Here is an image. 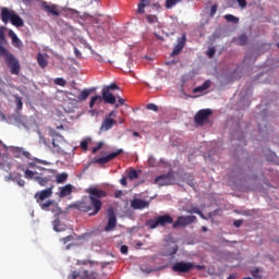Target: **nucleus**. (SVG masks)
Masks as SVG:
<instances>
[{"label":"nucleus","instance_id":"obj_1","mask_svg":"<svg viewBox=\"0 0 279 279\" xmlns=\"http://www.w3.org/2000/svg\"><path fill=\"white\" fill-rule=\"evenodd\" d=\"M86 193L88 197L78 201L71 208H75L81 213H88V216L95 217L102 208L101 199L107 197V192L98 187H88Z\"/></svg>","mask_w":279,"mask_h":279},{"label":"nucleus","instance_id":"obj_2","mask_svg":"<svg viewBox=\"0 0 279 279\" xmlns=\"http://www.w3.org/2000/svg\"><path fill=\"white\" fill-rule=\"evenodd\" d=\"M83 267L78 271H72L68 279H97V272L92 269V265L89 263H83Z\"/></svg>","mask_w":279,"mask_h":279},{"label":"nucleus","instance_id":"obj_3","mask_svg":"<svg viewBox=\"0 0 279 279\" xmlns=\"http://www.w3.org/2000/svg\"><path fill=\"white\" fill-rule=\"evenodd\" d=\"M174 219L170 215L157 216L156 218L146 221V227L150 230H155L159 227H166L167 225H172Z\"/></svg>","mask_w":279,"mask_h":279},{"label":"nucleus","instance_id":"obj_4","mask_svg":"<svg viewBox=\"0 0 279 279\" xmlns=\"http://www.w3.org/2000/svg\"><path fill=\"white\" fill-rule=\"evenodd\" d=\"M120 89L117 83H112L110 85L104 86L101 90V95L104 96V102L110 106L117 104L116 95H113L110 90Z\"/></svg>","mask_w":279,"mask_h":279},{"label":"nucleus","instance_id":"obj_5","mask_svg":"<svg viewBox=\"0 0 279 279\" xmlns=\"http://www.w3.org/2000/svg\"><path fill=\"white\" fill-rule=\"evenodd\" d=\"M9 151L13 155L15 158H26L27 160L37 161L38 163H41L40 159L32 158V154L25 150L24 147H17V146H11L9 147Z\"/></svg>","mask_w":279,"mask_h":279},{"label":"nucleus","instance_id":"obj_6","mask_svg":"<svg viewBox=\"0 0 279 279\" xmlns=\"http://www.w3.org/2000/svg\"><path fill=\"white\" fill-rule=\"evenodd\" d=\"M155 183L158 186H170L175 184V178L173 171H168L167 174L157 175L155 179Z\"/></svg>","mask_w":279,"mask_h":279},{"label":"nucleus","instance_id":"obj_7","mask_svg":"<svg viewBox=\"0 0 279 279\" xmlns=\"http://www.w3.org/2000/svg\"><path fill=\"white\" fill-rule=\"evenodd\" d=\"M112 118H117V111H110L105 118L100 128L101 132H108L117 124V120H113Z\"/></svg>","mask_w":279,"mask_h":279},{"label":"nucleus","instance_id":"obj_8","mask_svg":"<svg viewBox=\"0 0 279 279\" xmlns=\"http://www.w3.org/2000/svg\"><path fill=\"white\" fill-rule=\"evenodd\" d=\"M194 221H196V216H181L178 217L177 221L173 222L172 228L179 229L191 226Z\"/></svg>","mask_w":279,"mask_h":279},{"label":"nucleus","instance_id":"obj_9","mask_svg":"<svg viewBox=\"0 0 279 279\" xmlns=\"http://www.w3.org/2000/svg\"><path fill=\"white\" fill-rule=\"evenodd\" d=\"M123 154V149H118L105 157L101 158H94V163H97L99 166L107 165L108 162L112 161L117 157L121 156Z\"/></svg>","mask_w":279,"mask_h":279},{"label":"nucleus","instance_id":"obj_10","mask_svg":"<svg viewBox=\"0 0 279 279\" xmlns=\"http://www.w3.org/2000/svg\"><path fill=\"white\" fill-rule=\"evenodd\" d=\"M194 268L193 263H186V262H178L172 265V271L174 272H181V274H186L189 271H192Z\"/></svg>","mask_w":279,"mask_h":279},{"label":"nucleus","instance_id":"obj_11","mask_svg":"<svg viewBox=\"0 0 279 279\" xmlns=\"http://www.w3.org/2000/svg\"><path fill=\"white\" fill-rule=\"evenodd\" d=\"M213 114V111L210 109H203L196 112L194 117V122L196 125L203 126L204 123L208 120V117Z\"/></svg>","mask_w":279,"mask_h":279},{"label":"nucleus","instance_id":"obj_12","mask_svg":"<svg viewBox=\"0 0 279 279\" xmlns=\"http://www.w3.org/2000/svg\"><path fill=\"white\" fill-rule=\"evenodd\" d=\"M186 45V33H183L181 37H178L177 45L174 46L171 57L175 58V56H180L182 53V49H184Z\"/></svg>","mask_w":279,"mask_h":279},{"label":"nucleus","instance_id":"obj_13","mask_svg":"<svg viewBox=\"0 0 279 279\" xmlns=\"http://www.w3.org/2000/svg\"><path fill=\"white\" fill-rule=\"evenodd\" d=\"M39 207L44 211H51L56 215H59L61 211L60 207L58 206L57 202H54V201H46L44 204H40Z\"/></svg>","mask_w":279,"mask_h":279},{"label":"nucleus","instance_id":"obj_14","mask_svg":"<svg viewBox=\"0 0 279 279\" xmlns=\"http://www.w3.org/2000/svg\"><path fill=\"white\" fill-rule=\"evenodd\" d=\"M117 228V216L112 208L108 209V223L105 227V232H111Z\"/></svg>","mask_w":279,"mask_h":279},{"label":"nucleus","instance_id":"obj_15","mask_svg":"<svg viewBox=\"0 0 279 279\" xmlns=\"http://www.w3.org/2000/svg\"><path fill=\"white\" fill-rule=\"evenodd\" d=\"M52 196V187L45 189L40 192L35 193L34 198L37 201V204H44L45 199H48Z\"/></svg>","mask_w":279,"mask_h":279},{"label":"nucleus","instance_id":"obj_16","mask_svg":"<svg viewBox=\"0 0 279 279\" xmlns=\"http://www.w3.org/2000/svg\"><path fill=\"white\" fill-rule=\"evenodd\" d=\"M16 12H14L13 10H10L5 7L1 8V21L2 23H4V25H8L9 22L12 21V17L14 16Z\"/></svg>","mask_w":279,"mask_h":279},{"label":"nucleus","instance_id":"obj_17","mask_svg":"<svg viewBox=\"0 0 279 279\" xmlns=\"http://www.w3.org/2000/svg\"><path fill=\"white\" fill-rule=\"evenodd\" d=\"M131 208L135 210H143L145 208H149V202L140 198H134L131 201Z\"/></svg>","mask_w":279,"mask_h":279},{"label":"nucleus","instance_id":"obj_18","mask_svg":"<svg viewBox=\"0 0 279 279\" xmlns=\"http://www.w3.org/2000/svg\"><path fill=\"white\" fill-rule=\"evenodd\" d=\"M11 71H19L21 69V64L19 61L13 57V54H9L4 60Z\"/></svg>","mask_w":279,"mask_h":279},{"label":"nucleus","instance_id":"obj_19","mask_svg":"<svg viewBox=\"0 0 279 279\" xmlns=\"http://www.w3.org/2000/svg\"><path fill=\"white\" fill-rule=\"evenodd\" d=\"M95 92V88H85V89H78V95L75 98V101L77 102H82V101H86V99L89 97L90 94H93Z\"/></svg>","mask_w":279,"mask_h":279},{"label":"nucleus","instance_id":"obj_20","mask_svg":"<svg viewBox=\"0 0 279 279\" xmlns=\"http://www.w3.org/2000/svg\"><path fill=\"white\" fill-rule=\"evenodd\" d=\"M43 9L45 12H48V14H52V16H60V11H58V7L56 4H47V2L41 3Z\"/></svg>","mask_w":279,"mask_h":279},{"label":"nucleus","instance_id":"obj_21","mask_svg":"<svg viewBox=\"0 0 279 279\" xmlns=\"http://www.w3.org/2000/svg\"><path fill=\"white\" fill-rule=\"evenodd\" d=\"M9 36L12 39L13 47H15L16 49H23V41L19 39V36H16V33H14V31L10 29Z\"/></svg>","mask_w":279,"mask_h":279},{"label":"nucleus","instance_id":"obj_22","mask_svg":"<svg viewBox=\"0 0 279 279\" xmlns=\"http://www.w3.org/2000/svg\"><path fill=\"white\" fill-rule=\"evenodd\" d=\"M48 58L49 56L47 53L44 54L39 52L37 54V63L40 66V69H46V66L49 64Z\"/></svg>","mask_w":279,"mask_h":279},{"label":"nucleus","instance_id":"obj_23","mask_svg":"<svg viewBox=\"0 0 279 279\" xmlns=\"http://www.w3.org/2000/svg\"><path fill=\"white\" fill-rule=\"evenodd\" d=\"M104 101V94L100 95H96L93 96L90 98V102H88V107H90V109H93L96 105H101Z\"/></svg>","mask_w":279,"mask_h":279},{"label":"nucleus","instance_id":"obj_24","mask_svg":"<svg viewBox=\"0 0 279 279\" xmlns=\"http://www.w3.org/2000/svg\"><path fill=\"white\" fill-rule=\"evenodd\" d=\"M210 84H211V82L209 80L205 81L203 83V85H198V86L194 87L193 93H195V94L204 93L205 90H207L210 87Z\"/></svg>","mask_w":279,"mask_h":279},{"label":"nucleus","instance_id":"obj_25","mask_svg":"<svg viewBox=\"0 0 279 279\" xmlns=\"http://www.w3.org/2000/svg\"><path fill=\"white\" fill-rule=\"evenodd\" d=\"M9 156V148L4 145L3 142L0 140V159L5 161L7 157Z\"/></svg>","mask_w":279,"mask_h":279},{"label":"nucleus","instance_id":"obj_26","mask_svg":"<svg viewBox=\"0 0 279 279\" xmlns=\"http://www.w3.org/2000/svg\"><path fill=\"white\" fill-rule=\"evenodd\" d=\"M12 25H14V27H23L24 23H23V19L20 17L19 14L14 13L13 17H11V22Z\"/></svg>","mask_w":279,"mask_h":279},{"label":"nucleus","instance_id":"obj_27","mask_svg":"<svg viewBox=\"0 0 279 279\" xmlns=\"http://www.w3.org/2000/svg\"><path fill=\"white\" fill-rule=\"evenodd\" d=\"M35 181L38 182L39 186H47L51 182V177L37 175L35 177Z\"/></svg>","mask_w":279,"mask_h":279},{"label":"nucleus","instance_id":"obj_28","mask_svg":"<svg viewBox=\"0 0 279 279\" xmlns=\"http://www.w3.org/2000/svg\"><path fill=\"white\" fill-rule=\"evenodd\" d=\"M43 175V173H38L37 171H32V170H26L24 171V178L28 179V180H36L37 177Z\"/></svg>","mask_w":279,"mask_h":279},{"label":"nucleus","instance_id":"obj_29","mask_svg":"<svg viewBox=\"0 0 279 279\" xmlns=\"http://www.w3.org/2000/svg\"><path fill=\"white\" fill-rule=\"evenodd\" d=\"M72 192H73L72 186L70 184H66L65 186L61 187L60 197L63 198L68 195H71Z\"/></svg>","mask_w":279,"mask_h":279},{"label":"nucleus","instance_id":"obj_30","mask_svg":"<svg viewBox=\"0 0 279 279\" xmlns=\"http://www.w3.org/2000/svg\"><path fill=\"white\" fill-rule=\"evenodd\" d=\"M234 43H236V45H240L241 47H243L244 45H247L246 35L243 34V35H240L239 37H235Z\"/></svg>","mask_w":279,"mask_h":279},{"label":"nucleus","instance_id":"obj_31","mask_svg":"<svg viewBox=\"0 0 279 279\" xmlns=\"http://www.w3.org/2000/svg\"><path fill=\"white\" fill-rule=\"evenodd\" d=\"M149 4V0H141L137 7L138 14H145V8Z\"/></svg>","mask_w":279,"mask_h":279},{"label":"nucleus","instance_id":"obj_32","mask_svg":"<svg viewBox=\"0 0 279 279\" xmlns=\"http://www.w3.org/2000/svg\"><path fill=\"white\" fill-rule=\"evenodd\" d=\"M53 230L56 232H63L65 230V228L62 227V223L60 222L59 218H56L53 221Z\"/></svg>","mask_w":279,"mask_h":279},{"label":"nucleus","instance_id":"obj_33","mask_svg":"<svg viewBox=\"0 0 279 279\" xmlns=\"http://www.w3.org/2000/svg\"><path fill=\"white\" fill-rule=\"evenodd\" d=\"M236 75V72H232L230 75L229 74H226L225 75V78H220V82L222 84H230V83H233V78H231L230 76H235Z\"/></svg>","mask_w":279,"mask_h":279},{"label":"nucleus","instance_id":"obj_34","mask_svg":"<svg viewBox=\"0 0 279 279\" xmlns=\"http://www.w3.org/2000/svg\"><path fill=\"white\" fill-rule=\"evenodd\" d=\"M182 0H166V8L167 10H171V8H174V5H178V3H181Z\"/></svg>","mask_w":279,"mask_h":279},{"label":"nucleus","instance_id":"obj_35","mask_svg":"<svg viewBox=\"0 0 279 279\" xmlns=\"http://www.w3.org/2000/svg\"><path fill=\"white\" fill-rule=\"evenodd\" d=\"M68 173H60L59 175L56 177V182L57 183H64L65 181H68Z\"/></svg>","mask_w":279,"mask_h":279},{"label":"nucleus","instance_id":"obj_36","mask_svg":"<svg viewBox=\"0 0 279 279\" xmlns=\"http://www.w3.org/2000/svg\"><path fill=\"white\" fill-rule=\"evenodd\" d=\"M12 53H10V51H8V49H5V47L0 46V58H4V60H7L8 57Z\"/></svg>","mask_w":279,"mask_h":279},{"label":"nucleus","instance_id":"obj_37","mask_svg":"<svg viewBox=\"0 0 279 279\" xmlns=\"http://www.w3.org/2000/svg\"><path fill=\"white\" fill-rule=\"evenodd\" d=\"M225 20L228 22V23H239V17L232 15V14H227L225 15Z\"/></svg>","mask_w":279,"mask_h":279},{"label":"nucleus","instance_id":"obj_38","mask_svg":"<svg viewBox=\"0 0 279 279\" xmlns=\"http://www.w3.org/2000/svg\"><path fill=\"white\" fill-rule=\"evenodd\" d=\"M116 100H118V104H114V108L118 109L119 106H124L125 100L121 96H114Z\"/></svg>","mask_w":279,"mask_h":279},{"label":"nucleus","instance_id":"obj_39","mask_svg":"<svg viewBox=\"0 0 279 279\" xmlns=\"http://www.w3.org/2000/svg\"><path fill=\"white\" fill-rule=\"evenodd\" d=\"M95 24L96 25H105L106 26V17L104 15H99L98 17H96L95 20Z\"/></svg>","mask_w":279,"mask_h":279},{"label":"nucleus","instance_id":"obj_40","mask_svg":"<svg viewBox=\"0 0 279 279\" xmlns=\"http://www.w3.org/2000/svg\"><path fill=\"white\" fill-rule=\"evenodd\" d=\"M187 213L195 214V215H198L199 217L204 218V214L197 207H193L192 209H189Z\"/></svg>","mask_w":279,"mask_h":279},{"label":"nucleus","instance_id":"obj_41","mask_svg":"<svg viewBox=\"0 0 279 279\" xmlns=\"http://www.w3.org/2000/svg\"><path fill=\"white\" fill-rule=\"evenodd\" d=\"M128 178H129L130 180H135V179L138 178V172L133 169V170L129 171Z\"/></svg>","mask_w":279,"mask_h":279},{"label":"nucleus","instance_id":"obj_42","mask_svg":"<svg viewBox=\"0 0 279 279\" xmlns=\"http://www.w3.org/2000/svg\"><path fill=\"white\" fill-rule=\"evenodd\" d=\"M15 101H16V109H17V110H22V108H23V102H22L21 96L15 95Z\"/></svg>","mask_w":279,"mask_h":279},{"label":"nucleus","instance_id":"obj_43","mask_svg":"<svg viewBox=\"0 0 279 279\" xmlns=\"http://www.w3.org/2000/svg\"><path fill=\"white\" fill-rule=\"evenodd\" d=\"M73 241H74V235H66L65 238L61 239V243H63L64 245Z\"/></svg>","mask_w":279,"mask_h":279},{"label":"nucleus","instance_id":"obj_44","mask_svg":"<svg viewBox=\"0 0 279 279\" xmlns=\"http://www.w3.org/2000/svg\"><path fill=\"white\" fill-rule=\"evenodd\" d=\"M147 22L150 24L158 23V16L156 15H147Z\"/></svg>","mask_w":279,"mask_h":279},{"label":"nucleus","instance_id":"obj_45","mask_svg":"<svg viewBox=\"0 0 279 279\" xmlns=\"http://www.w3.org/2000/svg\"><path fill=\"white\" fill-rule=\"evenodd\" d=\"M8 40L5 39V33L0 31V46L7 45Z\"/></svg>","mask_w":279,"mask_h":279},{"label":"nucleus","instance_id":"obj_46","mask_svg":"<svg viewBox=\"0 0 279 279\" xmlns=\"http://www.w3.org/2000/svg\"><path fill=\"white\" fill-rule=\"evenodd\" d=\"M88 145H89V140L82 141V142H81V149H82L83 151H87Z\"/></svg>","mask_w":279,"mask_h":279},{"label":"nucleus","instance_id":"obj_47","mask_svg":"<svg viewBox=\"0 0 279 279\" xmlns=\"http://www.w3.org/2000/svg\"><path fill=\"white\" fill-rule=\"evenodd\" d=\"M54 84H57V85H59V86H61V87H64L65 84H66V82H65L62 77H57V78L54 80Z\"/></svg>","mask_w":279,"mask_h":279},{"label":"nucleus","instance_id":"obj_48","mask_svg":"<svg viewBox=\"0 0 279 279\" xmlns=\"http://www.w3.org/2000/svg\"><path fill=\"white\" fill-rule=\"evenodd\" d=\"M146 109L158 112L159 108L155 104H147Z\"/></svg>","mask_w":279,"mask_h":279},{"label":"nucleus","instance_id":"obj_49","mask_svg":"<svg viewBox=\"0 0 279 279\" xmlns=\"http://www.w3.org/2000/svg\"><path fill=\"white\" fill-rule=\"evenodd\" d=\"M102 146H104V143L102 142H98L97 146L93 147L92 153L96 154L97 151H99L102 148Z\"/></svg>","mask_w":279,"mask_h":279},{"label":"nucleus","instance_id":"obj_50","mask_svg":"<svg viewBox=\"0 0 279 279\" xmlns=\"http://www.w3.org/2000/svg\"><path fill=\"white\" fill-rule=\"evenodd\" d=\"M186 177H187V181H186L187 185L194 187V177L191 174Z\"/></svg>","mask_w":279,"mask_h":279},{"label":"nucleus","instance_id":"obj_51","mask_svg":"<svg viewBox=\"0 0 279 279\" xmlns=\"http://www.w3.org/2000/svg\"><path fill=\"white\" fill-rule=\"evenodd\" d=\"M120 252L122 253V255H128V252H129L128 245L120 246Z\"/></svg>","mask_w":279,"mask_h":279},{"label":"nucleus","instance_id":"obj_52","mask_svg":"<svg viewBox=\"0 0 279 279\" xmlns=\"http://www.w3.org/2000/svg\"><path fill=\"white\" fill-rule=\"evenodd\" d=\"M217 4H214V5H211V8H210V16L213 17V16H215V14H217Z\"/></svg>","mask_w":279,"mask_h":279},{"label":"nucleus","instance_id":"obj_53","mask_svg":"<svg viewBox=\"0 0 279 279\" xmlns=\"http://www.w3.org/2000/svg\"><path fill=\"white\" fill-rule=\"evenodd\" d=\"M236 2L239 3L240 8H247V1L246 0H236Z\"/></svg>","mask_w":279,"mask_h":279},{"label":"nucleus","instance_id":"obj_54","mask_svg":"<svg viewBox=\"0 0 279 279\" xmlns=\"http://www.w3.org/2000/svg\"><path fill=\"white\" fill-rule=\"evenodd\" d=\"M17 184L19 186H25L26 184L25 180L21 179V174H19Z\"/></svg>","mask_w":279,"mask_h":279},{"label":"nucleus","instance_id":"obj_55","mask_svg":"<svg viewBox=\"0 0 279 279\" xmlns=\"http://www.w3.org/2000/svg\"><path fill=\"white\" fill-rule=\"evenodd\" d=\"M123 195V192L121 190H118L114 192V198L119 199Z\"/></svg>","mask_w":279,"mask_h":279},{"label":"nucleus","instance_id":"obj_56","mask_svg":"<svg viewBox=\"0 0 279 279\" xmlns=\"http://www.w3.org/2000/svg\"><path fill=\"white\" fill-rule=\"evenodd\" d=\"M207 56L208 58H213V56H215V48H209L207 51Z\"/></svg>","mask_w":279,"mask_h":279},{"label":"nucleus","instance_id":"obj_57","mask_svg":"<svg viewBox=\"0 0 279 279\" xmlns=\"http://www.w3.org/2000/svg\"><path fill=\"white\" fill-rule=\"evenodd\" d=\"M120 184H122L123 186L128 185V179L126 177H123L122 179H120Z\"/></svg>","mask_w":279,"mask_h":279},{"label":"nucleus","instance_id":"obj_58","mask_svg":"<svg viewBox=\"0 0 279 279\" xmlns=\"http://www.w3.org/2000/svg\"><path fill=\"white\" fill-rule=\"evenodd\" d=\"M147 163H149L150 167H154V166H155V158H154V157H150V158L147 160Z\"/></svg>","mask_w":279,"mask_h":279},{"label":"nucleus","instance_id":"obj_59","mask_svg":"<svg viewBox=\"0 0 279 279\" xmlns=\"http://www.w3.org/2000/svg\"><path fill=\"white\" fill-rule=\"evenodd\" d=\"M233 226H235V228H240L242 226V220L233 221Z\"/></svg>","mask_w":279,"mask_h":279},{"label":"nucleus","instance_id":"obj_60","mask_svg":"<svg viewBox=\"0 0 279 279\" xmlns=\"http://www.w3.org/2000/svg\"><path fill=\"white\" fill-rule=\"evenodd\" d=\"M28 168L31 169H38L37 165L35 162H28Z\"/></svg>","mask_w":279,"mask_h":279},{"label":"nucleus","instance_id":"obj_61","mask_svg":"<svg viewBox=\"0 0 279 279\" xmlns=\"http://www.w3.org/2000/svg\"><path fill=\"white\" fill-rule=\"evenodd\" d=\"M74 53L76 58H82V52H80L77 48L74 49Z\"/></svg>","mask_w":279,"mask_h":279},{"label":"nucleus","instance_id":"obj_62","mask_svg":"<svg viewBox=\"0 0 279 279\" xmlns=\"http://www.w3.org/2000/svg\"><path fill=\"white\" fill-rule=\"evenodd\" d=\"M194 268L198 269V270H203L204 269V266L202 265H194Z\"/></svg>","mask_w":279,"mask_h":279},{"label":"nucleus","instance_id":"obj_63","mask_svg":"<svg viewBox=\"0 0 279 279\" xmlns=\"http://www.w3.org/2000/svg\"><path fill=\"white\" fill-rule=\"evenodd\" d=\"M257 274H258V269H255V271L252 272V276L256 278Z\"/></svg>","mask_w":279,"mask_h":279},{"label":"nucleus","instance_id":"obj_64","mask_svg":"<svg viewBox=\"0 0 279 279\" xmlns=\"http://www.w3.org/2000/svg\"><path fill=\"white\" fill-rule=\"evenodd\" d=\"M227 279H235L234 275H230Z\"/></svg>","mask_w":279,"mask_h":279}]
</instances>
